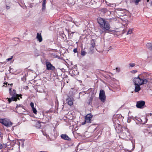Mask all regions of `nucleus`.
I'll list each match as a JSON object with an SVG mask.
<instances>
[{"mask_svg":"<svg viewBox=\"0 0 152 152\" xmlns=\"http://www.w3.org/2000/svg\"><path fill=\"white\" fill-rule=\"evenodd\" d=\"M97 21L99 25V26L102 28L100 33L102 34L103 33H106L107 31H111L110 25L108 22L105 19L99 18L97 19Z\"/></svg>","mask_w":152,"mask_h":152,"instance_id":"obj_1","label":"nucleus"},{"mask_svg":"<svg viewBox=\"0 0 152 152\" xmlns=\"http://www.w3.org/2000/svg\"><path fill=\"white\" fill-rule=\"evenodd\" d=\"M12 88H10L9 89L10 94V95L12 96L10 98H7V99H8V103L10 104L12 101H16L17 99L16 97H18V94H16V91L15 89H13V91H12Z\"/></svg>","mask_w":152,"mask_h":152,"instance_id":"obj_2","label":"nucleus"},{"mask_svg":"<svg viewBox=\"0 0 152 152\" xmlns=\"http://www.w3.org/2000/svg\"><path fill=\"white\" fill-rule=\"evenodd\" d=\"M139 75L136 77H135L133 80V81L134 84L142 85L143 84H145L148 82V80L146 79H141L140 78Z\"/></svg>","mask_w":152,"mask_h":152,"instance_id":"obj_3","label":"nucleus"},{"mask_svg":"<svg viewBox=\"0 0 152 152\" xmlns=\"http://www.w3.org/2000/svg\"><path fill=\"white\" fill-rule=\"evenodd\" d=\"M0 123L7 127L11 126L12 125L10 121L5 119H0Z\"/></svg>","mask_w":152,"mask_h":152,"instance_id":"obj_4","label":"nucleus"},{"mask_svg":"<svg viewBox=\"0 0 152 152\" xmlns=\"http://www.w3.org/2000/svg\"><path fill=\"white\" fill-rule=\"evenodd\" d=\"M99 98L101 101L104 102L105 101L106 96L104 91L103 90H100Z\"/></svg>","mask_w":152,"mask_h":152,"instance_id":"obj_5","label":"nucleus"},{"mask_svg":"<svg viewBox=\"0 0 152 152\" xmlns=\"http://www.w3.org/2000/svg\"><path fill=\"white\" fill-rule=\"evenodd\" d=\"M45 65L46 66V69L48 70H51L52 71H55L56 68L50 62H46Z\"/></svg>","mask_w":152,"mask_h":152,"instance_id":"obj_6","label":"nucleus"},{"mask_svg":"<svg viewBox=\"0 0 152 152\" xmlns=\"http://www.w3.org/2000/svg\"><path fill=\"white\" fill-rule=\"evenodd\" d=\"M92 115L90 113L87 114L85 116V121L82 124L84 125L86 123H91V120L92 117Z\"/></svg>","mask_w":152,"mask_h":152,"instance_id":"obj_7","label":"nucleus"},{"mask_svg":"<svg viewBox=\"0 0 152 152\" xmlns=\"http://www.w3.org/2000/svg\"><path fill=\"white\" fill-rule=\"evenodd\" d=\"M145 102L144 101H140L137 102L136 107L138 108H142L145 105Z\"/></svg>","mask_w":152,"mask_h":152,"instance_id":"obj_8","label":"nucleus"},{"mask_svg":"<svg viewBox=\"0 0 152 152\" xmlns=\"http://www.w3.org/2000/svg\"><path fill=\"white\" fill-rule=\"evenodd\" d=\"M37 91L40 93H45L46 92L45 86H40L38 87L37 88Z\"/></svg>","mask_w":152,"mask_h":152,"instance_id":"obj_9","label":"nucleus"},{"mask_svg":"<svg viewBox=\"0 0 152 152\" xmlns=\"http://www.w3.org/2000/svg\"><path fill=\"white\" fill-rule=\"evenodd\" d=\"M66 103L70 106L72 105L73 104V100L72 98L68 97L66 99Z\"/></svg>","mask_w":152,"mask_h":152,"instance_id":"obj_10","label":"nucleus"},{"mask_svg":"<svg viewBox=\"0 0 152 152\" xmlns=\"http://www.w3.org/2000/svg\"><path fill=\"white\" fill-rule=\"evenodd\" d=\"M135 89L134 91L135 92H138L140 90L141 88L140 87V85L137 84H134Z\"/></svg>","mask_w":152,"mask_h":152,"instance_id":"obj_11","label":"nucleus"},{"mask_svg":"<svg viewBox=\"0 0 152 152\" xmlns=\"http://www.w3.org/2000/svg\"><path fill=\"white\" fill-rule=\"evenodd\" d=\"M36 38L37 39L39 42H41L42 40V38L41 34L37 33V34Z\"/></svg>","mask_w":152,"mask_h":152,"instance_id":"obj_12","label":"nucleus"},{"mask_svg":"<svg viewBox=\"0 0 152 152\" xmlns=\"http://www.w3.org/2000/svg\"><path fill=\"white\" fill-rule=\"evenodd\" d=\"M35 124V126L37 128H40L41 126V122L36 120H34Z\"/></svg>","mask_w":152,"mask_h":152,"instance_id":"obj_13","label":"nucleus"},{"mask_svg":"<svg viewBox=\"0 0 152 152\" xmlns=\"http://www.w3.org/2000/svg\"><path fill=\"white\" fill-rule=\"evenodd\" d=\"M61 137L62 138L66 140H69L70 138L66 134H62L61 135Z\"/></svg>","mask_w":152,"mask_h":152,"instance_id":"obj_14","label":"nucleus"},{"mask_svg":"<svg viewBox=\"0 0 152 152\" xmlns=\"http://www.w3.org/2000/svg\"><path fill=\"white\" fill-rule=\"evenodd\" d=\"M46 0H43L42 5V9L44 11L46 9Z\"/></svg>","mask_w":152,"mask_h":152,"instance_id":"obj_15","label":"nucleus"},{"mask_svg":"<svg viewBox=\"0 0 152 152\" xmlns=\"http://www.w3.org/2000/svg\"><path fill=\"white\" fill-rule=\"evenodd\" d=\"M146 47L150 50H152V44L151 43H148L146 45Z\"/></svg>","mask_w":152,"mask_h":152,"instance_id":"obj_16","label":"nucleus"},{"mask_svg":"<svg viewBox=\"0 0 152 152\" xmlns=\"http://www.w3.org/2000/svg\"><path fill=\"white\" fill-rule=\"evenodd\" d=\"M92 100L93 98L92 97H91L90 98V99L88 100L87 103L88 105H90L91 104Z\"/></svg>","mask_w":152,"mask_h":152,"instance_id":"obj_17","label":"nucleus"},{"mask_svg":"<svg viewBox=\"0 0 152 152\" xmlns=\"http://www.w3.org/2000/svg\"><path fill=\"white\" fill-rule=\"evenodd\" d=\"M133 119L134 120H137L140 122L142 121V119H141L140 118H138L137 117H135Z\"/></svg>","mask_w":152,"mask_h":152,"instance_id":"obj_18","label":"nucleus"},{"mask_svg":"<svg viewBox=\"0 0 152 152\" xmlns=\"http://www.w3.org/2000/svg\"><path fill=\"white\" fill-rule=\"evenodd\" d=\"M86 53H87L86 52L82 50L81 51V56H85L86 54Z\"/></svg>","mask_w":152,"mask_h":152,"instance_id":"obj_19","label":"nucleus"},{"mask_svg":"<svg viewBox=\"0 0 152 152\" xmlns=\"http://www.w3.org/2000/svg\"><path fill=\"white\" fill-rule=\"evenodd\" d=\"M18 107H20L22 108V109H23V106L22 104H17L16 105V108H18Z\"/></svg>","mask_w":152,"mask_h":152,"instance_id":"obj_20","label":"nucleus"},{"mask_svg":"<svg viewBox=\"0 0 152 152\" xmlns=\"http://www.w3.org/2000/svg\"><path fill=\"white\" fill-rule=\"evenodd\" d=\"M132 33V30L131 29H129V31H128L127 33V35H128L129 34H131Z\"/></svg>","mask_w":152,"mask_h":152,"instance_id":"obj_21","label":"nucleus"},{"mask_svg":"<svg viewBox=\"0 0 152 152\" xmlns=\"http://www.w3.org/2000/svg\"><path fill=\"white\" fill-rule=\"evenodd\" d=\"M32 111L35 114H37V110L34 107L32 108Z\"/></svg>","mask_w":152,"mask_h":152,"instance_id":"obj_22","label":"nucleus"},{"mask_svg":"<svg viewBox=\"0 0 152 152\" xmlns=\"http://www.w3.org/2000/svg\"><path fill=\"white\" fill-rule=\"evenodd\" d=\"M4 67L2 66H0V71L1 72H3L4 71V69H3Z\"/></svg>","mask_w":152,"mask_h":152,"instance_id":"obj_23","label":"nucleus"},{"mask_svg":"<svg viewBox=\"0 0 152 152\" xmlns=\"http://www.w3.org/2000/svg\"><path fill=\"white\" fill-rule=\"evenodd\" d=\"M140 1V0H135L134 2L135 3V4L137 5L138 4Z\"/></svg>","mask_w":152,"mask_h":152,"instance_id":"obj_24","label":"nucleus"},{"mask_svg":"<svg viewBox=\"0 0 152 152\" xmlns=\"http://www.w3.org/2000/svg\"><path fill=\"white\" fill-rule=\"evenodd\" d=\"M129 65L131 67H133L135 65V64L134 63H130Z\"/></svg>","mask_w":152,"mask_h":152,"instance_id":"obj_25","label":"nucleus"},{"mask_svg":"<svg viewBox=\"0 0 152 152\" xmlns=\"http://www.w3.org/2000/svg\"><path fill=\"white\" fill-rule=\"evenodd\" d=\"M30 105H31V107H32V108L34 107V103H33L32 102H31V103Z\"/></svg>","mask_w":152,"mask_h":152,"instance_id":"obj_26","label":"nucleus"},{"mask_svg":"<svg viewBox=\"0 0 152 152\" xmlns=\"http://www.w3.org/2000/svg\"><path fill=\"white\" fill-rule=\"evenodd\" d=\"M22 95L21 94H18V97H16V99H17V100L18 99V100H20V99L19 98V97H20L21 98H22Z\"/></svg>","mask_w":152,"mask_h":152,"instance_id":"obj_27","label":"nucleus"},{"mask_svg":"<svg viewBox=\"0 0 152 152\" xmlns=\"http://www.w3.org/2000/svg\"><path fill=\"white\" fill-rule=\"evenodd\" d=\"M12 58H13V56H11L10 58H7L6 59V60L7 61H10Z\"/></svg>","mask_w":152,"mask_h":152,"instance_id":"obj_28","label":"nucleus"},{"mask_svg":"<svg viewBox=\"0 0 152 152\" xmlns=\"http://www.w3.org/2000/svg\"><path fill=\"white\" fill-rule=\"evenodd\" d=\"M137 70H133L131 71V72L132 73H135L137 72Z\"/></svg>","mask_w":152,"mask_h":152,"instance_id":"obj_29","label":"nucleus"},{"mask_svg":"<svg viewBox=\"0 0 152 152\" xmlns=\"http://www.w3.org/2000/svg\"><path fill=\"white\" fill-rule=\"evenodd\" d=\"M73 52L75 53H77V49L76 48H75L73 50Z\"/></svg>","mask_w":152,"mask_h":152,"instance_id":"obj_30","label":"nucleus"},{"mask_svg":"<svg viewBox=\"0 0 152 152\" xmlns=\"http://www.w3.org/2000/svg\"><path fill=\"white\" fill-rule=\"evenodd\" d=\"M115 69L116 70V71L118 72H119L120 71V69L118 68H115Z\"/></svg>","mask_w":152,"mask_h":152,"instance_id":"obj_31","label":"nucleus"},{"mask_svg":"<svg viewBox=\"0 0 152 152\" xmlns=\"http://www.w3.org/2000/svg\"><path fill=\"white\" fill-rule=\"evenodd\" d=\"M107 11V10L106 9H103L102 10V11H103L104 12H106Z\"/></svg>","mask_w":152,"mask_h":152,"instance_id":"obj_32","label":"nucleus"},{"mask_svg":"<svg viewBox=\"0 0 152 152\" xmlns=\"http://www.w3.org/2000/svg\"><path fill=\"white\" fill-rule=\"evenodd\" d=\"M3 148V146L0 143V149H1Z\"/></svg>","mask_w":152,"mask_h":152,"instance_id":"obj_33","label":"nucleus"},{"mask_svg":"<svg viewBox=\"0 0 152 152\" xmlns=\"http://www.w3.org/2000/svg\"><path fill=\"white\" fill-rule=\"evenodd\" d=\"M91 45H92V47L94 48V46H95V43L94 42V44L92 43V44H91Z\"/></svg>","mask_w":152,"mask_h":152,"instance_id":"obj_34","label":"nucleus"},{"mask_svg":"<svg viewBox=\"0 0 152 152\" xmlns=\"http://www.w3.org/2000/svg\"><path fill=\"white\" fill-rule=\"evenodd\" d=\"M6 8L7 9H10V7L9 6H7Z\"/></svg>","mask_w":152,"mask_h":152,"instance_id":"obj_35","label":"nucleus"},{"mask_svg":"<svg viewBox=\"0 0 152 152\" xmlns=\"http://www.w3.org/2000/svg\"><path fill=\"white\" fill-rule=\"evenodd\" d=\"M134 146H135L134 145H133V148H132V150H133L134 149Z\"/></svg>","mask_w":152,"mask_h":152,"instance_id":"obj_36","label":"nucleus"},{"mask_svg":"<svg viewBox=\"0 0 152 152\" xmlns=\"http://www.w3.org/2000/svg\"><path fill=\"white\" fill-rule=\"evenodd\" d=\"M148 133H149V134H152V132H151H151H148Z\"/></svg>","mask_w":152,"mask_h":152,"instance_id":"obj_37","label":"nucleus"},{"mask_svg":"<svg viewBox=\"0 0 152 152\" xmlns=\"http://www.w3.org/2000/svg\"><path fill=\"white\" fill-rule=\"evenodd\" d=\"M75 33V32H72L71 34H73Z\"/></svg>","mask_w":152,"mask_h":152,"instance_id":"obj_38","label":"nucleus"},{"mask_svg":"<svg viewBox=\"0 0 152 152\" xmlns=\"http://www.w3.org/2000/svg\"><path fill=\"white\" fill-rule=\"evenodd\" d=\"M7 83H4V84H6V85H7Z\"/></svg>","mask_w":152,"mask_h":152,"instance_id":"obj_39","label":"nucleus"},{"mask_svg":"<svg viewBox=\"0 0 152 152\" xmlns=\"http://www.w3.org/2000/svg\"><path fill=\"white\" fill-rule=\"evenodd\" d=\"M147 2H148L149 1V0H147Z\"/></svg>","mask_w":152,"mask_h":152,"instance_id":"obj_40","label":"nucleus"},{"mask_svg":"<svg viewBox=\"0 0 152 152\" xmlns=\"http://www.w3.org/2000/svg\"><path fill=\"white\" fill-rule=\"evenodd\" d=\"M13 85V84L12 83L11 84V85Z\"/></svg>","mask_w":152,"mask_h":152,"instance_id":"obj_41","label":"nucleus"}]
</instances>
